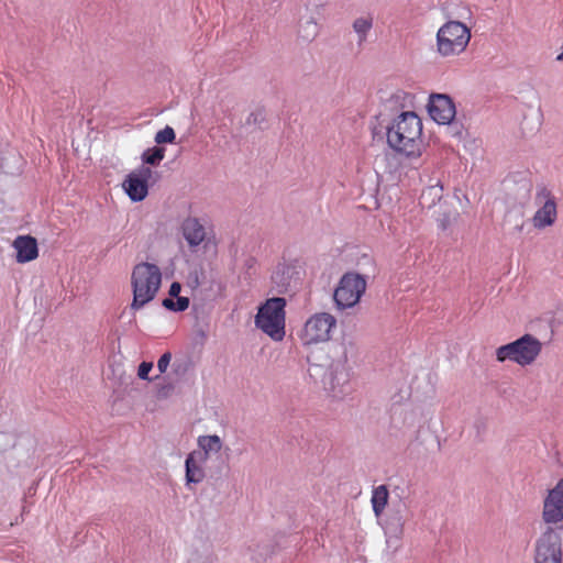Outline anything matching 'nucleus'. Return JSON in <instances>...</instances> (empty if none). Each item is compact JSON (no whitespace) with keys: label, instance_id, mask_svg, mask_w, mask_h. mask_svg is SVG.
<instances>
[{"label":"nucleus","instance_id":"1","mask_svg":"<svg viewBox=\"0 0 563 563\" xmlns=\"http://www.w3.org/2000/svg\"><path fill=\"white\" fill-rule=\"evenodd\" d=\"M387 143L406 156H419L422 148V121L412 111L397 115L387 126Z\"/></svg>","mask_w":563,"mask_h":563},{"label":"nucleus","instance_id":"2","mask_svg":"<svg viewBox=\"0 0 563 563\" xmlns=\"http://www.w3.org/2000/svg\"><path fill=\"white\" fill-rule=\"evenodd\" d=\"M355 352V343L351 340H343L340 343L333 344L330 349L332 363L324 373L322 383L334 396H339L346 390L351 377L347 362L354 357Z\"/></svg>","mask_w":563,"mask_h":563},{"label":"nucleus","instance_id":"3","mask_svg":"<svg viewBox=\"0 0 563 563\" xmlns=\"http://www.w3.org/2000/svg\"><path fill=\"white\" fill-rule=\"evenodd\" d=\"M162 285V271L153 263L136 264L131 274L133 300L131 308L139 310L151 302L157 295Z\"/></svg>","mask_w":563,"mask_h":563},{"label":"nucleus","instance_id":"4","mask_svg":"<svg viewBox=\"0 0 563 563\" xmlns=\"http://www.w3.org/2000/svg\"><path fill=\"white\" fill-rule=\"evenodd\" d=\"M542 342L532 334H523L517 340L500 345L495 351L497 362H511L518 366H530L539 358L542 352Z\"/></svg>","mask_w":563,"mask_h":563},{"label":"nucleus","instance_id":"5","mask_svg":"<svg viewBox=\"0 0 563 563\" xmlns=\"http://www.w3.org/2000/svg\"><path fill=\"white\" fill-rule=\"evenodd\" d=\"M285 307L284 298H269L258 308L255 316V325L275 342L283 341L286 334Z\"/></svg>","mask_w":563,"mask_h":563},{"label":"nucleus","instance_id":"6","mask_svg":"<svg viewBox=\"0 0 563 563\" xmlns=\"http://www.w3.org/2000/svg\"><path fill=\"white\" fill-rule=\"evenodd\" d=\"M471 41V30L460 21H448L437 32V49L443 57L463 53Z\"/></svg>","mask_w":563,"mask_h":563},{"label":"nucleus","instance_id":"7","mask_svg":"<svg viewBox=\"0 0 563 563\" xmlns=\"http://www.w3.org/2000/svg\"><path fill=\"white\" fill-rule=\"evenodd\" d=\"M366 278L354 272L345 273L339 280L333 300L338 310H346L355 307L366 291Z\"/></svg>","mask_w":563,"mask_h":563},{"label":"nucleus","instance_id":"8","mask_svg":"<svg viewBox=\"0 0 563 563\" xmlns=\"http://www.w3.org/2000/svg\"><path fill=\"white\" fill-rule=\"evenodd\" d=\"M336 319L329 312H317L309 317L297 335L303 345H313L331 339Z\"/></svg>","mask_w":563,"mask_h":563},{"label":"nucleus","instance_id":"9","mask_svg":"<svg viewBox=\"0 0 563 563\" xmlns=\"http://www.w3.org/2000/svg\"><path fill=\"white\" fill-rule=\"evenodd\" d=\"M563 529H549L538 540L534 563H562Z\"/></svg>","mask_w":563,"mask_h":563},{"label":"nucleus","instance_id":"10","mask_svg":"<svg viewBox=\"0 0 563 563\" xmlns=\"http://www.w3.org/2000/svg\"><path fill=\"white\" fill-rule=\"evenodd\" d=\"M536 202L539 207L531 219L533 228L543 230L552 227L558 219V207L551 191L545 187L539 188Z\"/></svg>","mask_w":563,"mask_h":563},{"label":"nucleus","instance_id":"11","mask_svg":"<svg viewBox=\"0 0 563 563\" xmlns=\"http://www.w3.org/2000/svg\"><path fill=\"white\" fill-rule=\"evenodd\" d=\"M152 176L153 172L147 166H141L125 176L122 188L133 202L143 201L147 197Z\"/></svg>","mask_w":563,"mask_h":563},{"label":"nucleus","instance_id":"12","mask_svg":"<svg viewBox=\"0 0 563 563\" xmlns=\"http://www.w3.org/2000/svg\"><path fill=\"white\" fill-rule=\"evenodd\" d=\"M542 520L547 525L563 521V477L549 489L542 505Z\"/></svg>","mask_w":563,"mask_h":563},{"label":"nucleus","instance_id":"13","mask_svg":"<svg viewBox=\"0 0 563 563\" xmlns=\"http://www.w3.org/2000/svg\"><path fill=\"white\" fill-rule=\"evenodd\" d=\"M427 108L429 115L438 124H450L456 114L453 100L444 93L430 95Z\"/></svg>","mask_w":563,"mask_h":563},{"label":"nucleus","instance_id":"14","mask_svg":"<svg viewBox=\"0 0 563 563\" xmlns=\"http://www.w3.org/2000/svg\"><path fill=\"white\" fill-rule=\"evenodd\" d=\"M206 462L197 451H192L187 455L185 460V485L187 487L200 484L205 479Z\"/></svg>","mask_w":563,"mask_h":563},{"label":"nucleus","instance_id":"15","mask_svg":"<svg viewBox=\"0 0 563 563\" xmlns=\"http://www.w3.org/2000/svg\"><path fill=\"white\" fill-rule=\"evenodd\" d=\"M12 247L15 251V261L20 264L34 261L38 256L37 242L33 236H16L12 243Z\"/></svg>","mask_w":563,"mask_h":563},{"label":"nucleus","instance_id":"16","mask_svg":"<svg viewBox=\"0 0 563 563\" xmlns=\"http://www.w3.org/2000/svg\"><path fill=\"white\" fill-rule=\"evenodd\" d=\"M383 528L386 536V542L388 544L393 541H399L405 529V518L401 510H396L389 514Z\"/></svg>","mask_w":563,"mask_h":563},{"label":"nucleus","instance_id":"17","mask_svg":"<svg viewBox=\"0 0 563 563\" xmlns=\"http://www.w3.org/2000/svg\"><path fill=\"white\" fill-rule=\"evenodd\" d=\"M183 234L191 247L200 245L206 238L205 228L196 218H188L184 221Z\"/></svg>","mask_w":563,"mask_h":563},{"label":"nucleus","instance_id":"18","mask_svg":"<svg viewBox=\"0 0 563 563\" xmlns=\"http://www.w3.org/2000/svg\"><path fill=\"white\" fill-rule=\"evenodd\" d=\"M198 449L203 460L208 461L213 455H217L223 449V441L217 434L199 435L197 439Z\"/></svg>","mask_w":563,"mask_h":563},{"label":"nucleus","instance_id":"19","mask_svg":"<svg viewBox=\"0 0 563 563\" xmlns=\"http://www.w3.org/2000/svg\"><path fill=\"white\" fill-rule=\"evenodd\" d=\"M374 26V16L372 13H364L355 18L352 23L353 32L356 35V43L358 46L364 45L368 35Z\"/></svg>","mask_w":563,"mask_h":563},{"label":"nucleus","instance_id":"20","mask_svg":"<svg viewBox=\"0 0 563 563\" xmlns=\"http://www.w3.org/2000/svg\"><path fill=\"white\" fill-rule=\"evenodd\" d=\"M296 275H298L296 266L290 262L282 261L275 266L272 280L278 287H287Z\"/></svg>","mask_w":563,"mask_h":563},{"label":"nucleus","instance_id":"21","mask_svg":"<svg viewBox=\"0 0 563 563\" xmlns=\"http://www.w3.org/2000/svg\"><path fill=\"white\" fill-rule=\"evenodd\" d=\"M389 493L386 485H379L372 492L371 503L375 516L378 518L384 512L388 503Z\"/></svg>","mask_w":563,"mask_h":563},{"label":"nucleus","instance_id":"22","mask_svg":"<svg viewBox=\"0 0 563 563\" xmlns=\"http://www.w3.org/2000/svg\"><path fill=\"white\" fill-rule=\"evenodd\" d=\"M443 192V187L437 183L435 185L429 186L426 188L420 197V203L423 207L431 208L433 207L438 201L441 200Z\"/></svg>","mask_w":563,"mask_h":563},{"label":"nucleus","instance_id":"23","mask_svg":"<svg viewBox=\"0 0 563 563\" xmlns=\"http://www.w3.org/2000/svg\"><path fill=\"white\" fill-rule=\"evenodd\" d=\"M165 157V148L154 146L147 148L142 154V161L144 164L156 166L158 165Z\"/></svg>","mask_w":563,"mask_h":563},{"label":"nucleus","instance_id":"24","mask_svg":"<svg viewBox=\"0 0 563 563\" xmlns=\"http://www.w3.org/2000/svg\"><path fill=\"white\" fill-rule=\"evenodd\" d=\"M162 305L168 310L180 312L185 311L189 307V299L181 296L175 298H165Z\"/></svg>","mask_w":563,"mask_h":563},{"label":"nucleus","instance_id":"25","mask_svg":"<svg viewBox=\"0 0 563 563\" xmlns=\"http://www.w3.org/2000/svg\"><path fill=\"white\" fill-rule=\"evenodd\" d=\"M176 139V134L173 128L165 126L163 130L158 131L155 135V142L157 144L173 143Z\"/></svg>","mask_w":563,"mask_h":563},{"label":"nucleus","instance_id":"26","mask_svg":"<svg viewBox=\"0 0 563 563\" xmlns=\"http://www.w3.org/2000/svg\"><path fill=\"white\" fill-rule=\"evenodd\" d=\"M172 361V354L169 352L164 353L157 361V368L161 374L166 373Z\"/></svg>","mask_w":563,"mask_h":563},{"label":"nucleus","instance_id":"27","mask_svg":"<svg viewBox=\"0 0 563 563\" xmlns=\"http://www.w3.org/2000/svg\"><path fill=\"white\" fill-rule=\"evenodd\" d=\"M153 368V363L151 362H142L137 369V376L141 379L148 380V374Z\"/></svg>","mask_w":563,"mask_h":563},{"label":"nucleus","instance_id":"28","mask_svg":"<svg viewBox=\"0 0 563 563\" xmlns=\"http://www.w3.org/2000/svg\"><path fill=\"white\" fill-rule=\"evenodd\" d=\"M187 369H188V364L186 362H176L173 365V372L177 376L185 374Z\"/></svg>","mask_w":563,"mask_h":563},{"label":"nucleus","instance_id":"29","mask_svg":"<svg viewBox=\"0 0 563 563\" xmlns=\"http://www.w3.org/2000/svg\"><path fill=\"white\" fill-rule=\"evenodd\" d=\"M181 290V286L179 283L177 282H174L170 287H169V298H175V297H178L179 296V292Z\"/></svg>","mask_w":563,"mask_h":563},{"label":"nucleus","instance_id":"30","mask_svg":"<svg viewBox=\"0 0 563 563\" xmlns=\"http://www.w3.org/2000/svg\"><path fill=\"white\" fill-rule=\"evenodd\" d=\"M556 60L558 62H563V44H562L560 54L556 56Z\"/></svg>","mask_w":563,"mask_h":563}]
</instances>
